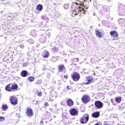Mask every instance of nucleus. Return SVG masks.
Listing matches in <instances>:
<instances>
[{
    "mask_svg": "<svg viewBox=\"0 0 125 125\" xmlns=\"http://www.w3.org/2000/svg\"><path fill=\"white\" fill-rule=\"evenodd\" d=\"M83 3L80 0L76 1L73 3L71 7V16L77 19H79L82 16L86 11L84 6H83Z\"/></svg>",
    "mask_w": 125,
    "mask_h": 125,
    "instance_id": "obj_1",
    "label": "nucleus"
},
{
    "mask_svg": "<svg viewBox=\"0 0 125 125\" xmlns=\"http://www.w3.org/2000/svg\"><path fill=\"white\" fill-rule=\"evenodd\" d=\"M118 14L120 16L125 15V5L121 4L118 5Z\"/></svg>",
    "mask_w": 125,
    "mask_h": 125,
    "instance_id": "obj_2",
    "label": "nucleus"
},
{
    "mask_svg": "<svg viewBox=\"0 0 125 125\" xmlns=\"http://www.w3.org/2000/svg\"><path fill=\"white\" fill-rule=\"evenodd\" d=\"M89 118V115L87 114H84L83 117L80 118V121L81 123L84 124L87 122Z\"/></svg>",
    "mask_w": 125,
    "mask_h": 125,
    "instance_id": "obj_3",
    "label": "nucleus"
},
{
    "mask_svg": "<svg viewBox=\"0 0 125 125\" xmlns=\"http://www.w3.org/2000/svg\"><path fill=\"white\" fill-rule=\"evenodd\" d=\"M95 108L96 109L101 108L103 106V103L99 101L95 100L94 103Z\"/></svg>",
    "mask_w": 125,
    "mask_h": 125,
    "instance_id": "obj_4",
    "label": "nucleus"
},
{
    "mask_svg": "<svg viewBox=\"0 0 125 125\" xmlns=\"http://www.w3.org/2000/svg\"><path fill=\"white\" fill-rule=\"evenodd\" d=\"M10 103L13 105H15L18 103V98L14 96H10Z\"/></svg>",
    "mask_w": 125,
    "mask_h": 125,
    "instance_id": "obj_5",
    "label": "nucleus"
},
{
    "mask_svg": "<svg viewBox=\"0 0 125 125\" xmlns=\"http://www.w3.org/2000/svg\"><path fill=\"white\" fill-rule=\"evenodd\" d=\"M72 77L74 81H77L79 80L80 76L79 74L75 72L73 73L72 75Z\"/></svg>",
    "mask_w": 125,
    "mask_h": 125,
    "instance_id": "obj_6",
    "label": "nucleus"
},
{
    "mask_svg": "<svg viewBox=\"0 0 125 125\" xmlns=\"http://www.w3.org/2000/svg\"><path fill=\"white\" fill-rule=\"evenodd\" d=\"M83 102L85 104L89 102L90 100V97L87 95H84L81 99Z\"/></svg>",
    "mask_w": 125,
    "mask_h": 125,
    "instance_id": "obj_7",
    "label": "nucleus"
},
{
    "mask_svg": "<svg viewBox=\"0 0 125 125\" xmlns=\"http://www.w3.org/2000/svg\"><path fill=\"white\" fill-rule=\"evenodd\" d=\"M69 112L71 115L73 116L77 115L78 114V109H76L75 108H73L70 109Z\"/></svg>",
    "mask_w": 125,
    "mask_h": 125,
    "instance_id": "obj_8",
    "label": "nucleus"
},
{
    "mask_svg": "<svg viewBox=\"0 0 125 125\" xmlns=\"http://www.w3.org/2000/svg\"><path fill=\"white\" fill-rule=\"evenodd\" d=\"M26 114V115L29 117L32 116L33 115L32 110L31 108H28L27 109Z\"/></svg>",
    "mask_w": 125,
    "mask_h": 125,
    "instance_id": "obj_9",
    "label": "nucleus"
},
{
    "mask_svg": "<svg viewBox=\"0 0 125 125\" xmlns=\"http://www.w3.org/2000/svg\"><path fill=\"white\" fill-rule=\"evenodd\" d=\"M20 75L23 77H28L30 75L29 72L25 70H23L21 72Z\"/></svg>",
    "mask_w": 125,
    "mask_h": 125,
    "instance_id": "obj_10",
    "label": "nucleus"
},
{
    "mask_svg": "<svg viewBox=\"0 0 125 125\" xmlns=\"http://www.w3.org/2000/svg\"><path fill=\"white\" fill-rule=\"evenodd\" d=\"M110 34L112 36L115 37L116 39H117L118 38V34L115 31H111L110 32Z\"/></svg>",
    "mask_w": 125,
    "mask_h": 125,
    "instance_id": "obj_11",
    "label": "nucleus"
},
{
    "mask_svg": "<svg viewBox=\"0 0 125 125\" xmlns=\"http://www.w3.org/2000/svg\"><path fill=\"white\" fill-rule=\"evenodd\" d=\"M11 87L12 91L14 92L18 90V86L17 84L15 83H14L12 84H11Z\"/></svg>",
    "mask_w": 125,
    "mask_h": 125,
    "instance_id": "obj_12",
    "label": "nucleus"
},
{
    "mask_svg": "<svg viewBox=\"0 0 125 125\" xmlns=\"http://www.w3.org/2000/svg\"><path fill=\"white\" fill-rule=\"evenodd\" d=\"M86 78L87 82L86 83H85V84H89L93 82L94 79L92 76H89L86 77Z\"/></svg>",
    "mask_w": 125,
    "mask_h": 125,
    "instance_id": "obj_13",
    "label": "nucleus"
},
{
    "mask_svg": "<svg viewBox=\"0 0 125 125\" xmlns=\"http://www.w3.org/2000/svg\"><path fill=\"white\" fill-rule=\"evenodd\" d=\"M109 12V8L106 6H104L102 8L101 12L103 14L105 13L106 12Z\"/></svg>",
    "mask_w": 125,
    "mask_h": 125,
    "instance_id": "obj_14",
    "label": "nucleus"
},
{
    "mask_svg": "<svg viewBox=\"0 0 125 125\" xmlns=\"http://www.w3.org/2000/svg\"><path fill=\"white\" fill-rule=\"evenodd\" d=\"M118 22L121 26H125V19L123 18H120L118 20Z\"/></svg>",
    "mask_w": 125,
    "mask_h": 125,
    "instance_id": "obj_15",
    "label": "nucleus"
},
{
    "mask_svg": "<svg viewBox=\"0 0 125 125\" xmlns=\"http://www.w3.org/2000/svg\"><path fill=\"white\" fill-rule=\"evenodd\" d=\"M50 31L49 30H47V31H45L44 30H41L39 31L41 33H42V34H44L45 33L47 34V35L48 36V37L49 38L50 37V35L51 34L50 32L49 31Z\"/></svg>",
    "mask_w": 125,
    "mask_h": 125,
    "instance_id": "obj_16",
    "label": "nucleus"
},
{
    "mask_svg": "<svg viewBox=\"0 0 125 125\" xmlns=\"http://www.w3.org/2000/svg\"><path fill=\"white\" fill-rule=\"evenodd\" d=\"M39 41L42 43H44L46 41V38L44 35H43L42 34L40 36V37L39 39Z\"/></svg>",
    "mask_w": 125,
    "mask_h": 125,
    "instance_id": "obj_17",
    "label": "nucleus"
},
{
    "mask_svg": "<svg viewBox=\"0 0 125 125\" xmlns=\"http://www.w3.org/2000/svg\"><path fill=\"white\" fill-rule=\"evenodd\" d=\"M67 99L68 100H67V103L68 105L69 106H73L74 103L72 100L69 98H68Z\"/></svg>",
    "mask_w": 125,
    "mask_h": 125,
    "instance_id": "obj_18",
    "label": "nucleus"
},
{
    "mask_svg": "<svg viewBox=\"0 0 125 125\" xmlns=\"http://www.w3.org/2000/svg\"><path fill=\"white\" fill-rule=\"evenodd\" d=\"M92 116L95 118H98L100 115V113L99 112L97 111L94 112L92 114Z\"/></svg>",
    "mask_w": 125,
    "mask_h": 125,
    "instance_id": "obj_19",
    "label": "nucleus"
},
{
    "mask_svg": "<svg viewBox=\"0 0 125 125\" xmlns=\"http://www.w3.org/2000/svg\"><path fill=\"white\" fill-rule=\"evenodd\" d=\"M49 55V52L46 50H45L42 54V56L44 58H47Z\"/></svg>",
    "mask_w": 125,
    "mask_h": 125,
    "instance_id": "obj_20",
    "label": "nucleus"
},
{
    "mask_svg": "<svg viewBox=\"0 0 125 125\" xmlns=\"http://www.w3.org/2000/svg\"><path fill=\"white\" fill-rule=\"evenodd\" d=\"M11 83H10L7 85L5 88V90L8 92H11L12 91L11 87Z\"/></svg>",
    "mask_w": 125,
    "mask_h": 125,
    "instance_id": "obj_21",
    "label": "nucleus"
},
{
    "mask_svg": "<svg viewBox=\"0 0 125 125\" xmlns=\"http://www.w3.org/2000/svg\"><path fill=\"white\" fill-rule=\"evenodd\" d=\"M43 6L40 4L38 5L36 8V9L38 10V12L41 11L43 9Z\"/></svg>",
    "mask_w": 125,
    "mask_h": 125,
    "instance_id": "obj_22",
    "label": "nucleus"
},
{
    "mask_svg": "<svg viewBox=\"0 0 125 125\" xmlns=\"http://www.w3.org/2000/svg\"><path fill=\"white\" fill-rule=\"evenodd\" d=\"M64 69H65V68L63 65H61L58 66V70L59 72H62V70Z\"/></svg>",
    "mask_w": 125,
    "mask_h": 125,
    "instance_id": "obj_23",
    "label": "nucleus"
},
{
    "mask_svg": "<svg viewBox=\"0 0 125 125\" xmlns=\"http://www.w3.org/2000/svg\"><path fill=\"white\" fill-rule=\"evenodd\" d=\"M115 101L118 103H119L121 101V97L120 96H116L115 98Z\"/></svg>",
    "mask_w": 125,
    "mask_h": 125,
    "instance_id": "obj_24",
    "label": "nucleus"
},
{
    "mask_svg": "<svg viewBox=\"0 0 125 125\" xmlns=\"http://www.w3.org/2000/svg\"><path fill=\"white\" fill-rule=\"evenodd\" d=\"M95 33L96 35L99 37H102V33L98 30H96L95 31Z\"/></svg>",
    "mask_w": 125,
    "mask_h": 125,
    "instance_id": "obj_25",
    "label": "nucleus"
},
{
    "mask_svg": "<svg viewBox=\"0 0 125 125\" xmlns=\"http://www.w3.org/2000/svg\"><path fill=\"white\" fill-rule=\"evenodd\" d=\"M62 117L65 119H68L69 118L68 114L66 113L63 114L62 115Z\"/></svg>",
    "mask_w": 125,
    "mask_h": 125,
    "instance_id": "obj_26",
    "label": "nucleus"
},
{
    "mask_svg": "<svg viewBox=\"0 0 125 125\" xmlns=\"http://www.w3.org/2000/svg\"><path fill=\"white\" fill-rule=\"evenodd\" d=\"M61 77L62 78H63L62 80L64 82H66V79L68 78V75H66L64 74H63L62 75Z\"/></svg>",
    "mask_w": 125,
    "mask_h": 125,
    "instance_id": "obj_27",
    "label": "nucleus"
},
{
    "mask_svg": "<svg viewBox=\"0 0 125 125\" xmlns=\"http://www.w3.org/2000/svg\"><path fill=\"white\" fill-rule=\"evenodd\" d=\"M31 35L32 36L35 37L36 36V32L34 30H32L30 32Z\"/></svg>",
    "mask_w": 125,
    "mask_h": 125,
    "instance_id": "obj_28",
    "label": "nucleus"
},
{
    "mask_svg": "<svg viewBox=\"0 0 125 125\" xmlns=\"http://www.w3.org/2000/svg\"><path fill=\"white\" fill-rule=\"evenodd\" d=\"M123 103H122L120 106L119 105L117 106L118 110L122 111L123 110V109L125 107L124 106H123Z\"/></svg>",
    "mask_w": 125,
    "mask_h": 125,
    "instance_id": "obj_29",
    "label": "nucleus"
},
{
    "mask_svg": "<svg viewBox=\"0 0 125 125\" xmlns=\"http://www.w3.org/2000/svg\"><path fill=\"white\" fill-rule=\"evenodd\" d=\"M63 8L65 9H68L69 7V5L68 4L65 3L63 5Z\"/></svg>",
    "mask_w": 125,
    "mask_h": 125,
    "instance_id": "obj_30",
    "label": "nucleus"
},
{
    "mask_svg": "<svg viewBox=\"0 0 125 125\" xmlns=\"http://www.w3.org/2000/svg\"><path fill=\"white\" fill-rule=\"evenodd\" d=\"M34 77L31 76L28 77L27 80H29L30 82H32L34 80Z\"/></svg>",
    "mask_w": 125,
    "mask_h": 125,
    "instance_id": "obj_31",
    "label": "nucleus"
},
{
    "mask_svg": "<svg viewBox=\"0 0 125 125\" xmlns=\"http://www.w3.org/2000/svg\"><path fill=\"white\" fill-rule=\"evenodd\" d=\"M2 108L4 110H5L8 109V106L6 104H3L2 106Z\"/></svg>",
    "mask_w": 125,
    "mask_h": 125,
    "instance_id": "obj_32",
    "label": "nucleus"
},
{
    "mask_svg": "<svg viewBox=\"0 0 125 125\" xmlns=\"http://www.w3.org/2000/svg\"><path fill=\"white\" fill-rule=\"evenodd\" d=\"M40 25L42 27H44L45 26L47 27L48 26H47V25L43 21L41 22Z\"/></svg>",
    "mask_w": 125,
    "mask_h": 125,
    "instance_id": "obj_33",
    "label": "nucleus"
},
{
    "mask_svg": "<svg viewBox=\"0 0 125 125\" xmlns=\"http://www.w3.org/2000/svg\"><path fill=\"white\" fill-rule=\"evenodd\" d=\"M50 60L53 62H54L56 61L55 57L54 56H52V57L51 59Z\"/></svg>",
    "mask_w": 125,
    "mask_h": 125,
    "instance_id": "obj_34",
    "label": "nucleus"
},
{
    "mask_svg": "<svg viewBox=\"0 0 125 125\" xmlns=\"http://www.w3.org/2000/svg\"><path fill=\"white\" fill-rule=\"evenodd\" d=\"M42 83V81L41 80H39L36 83L37 85H40Z\"/></svg>",
    "mask_w": 125,
    "mask_h": 125,
    "instance_id": "obj_35",
    "label": "nucleus"
},
{
    "mask_svg": "<svg viewBox=\"0 0 125 125\" xmlns=\"http://www.w3.org/2000/svg\"><path fill=\"white\" fill-rule=\"evenodd\" d=\"M28 42L30 44H33L34 42V41L33 40L31 39H30L28 40Z\"/></svg>",
    "mask_w": 125,
    "mask_h": 125,
    "instance_id": "obj_36",
    "label": "nucleus"
},
{
    "mask_svg": "<svg viewBox=\"0 0 125 125\" xmlns=\"http://www.w3.org/2000/svg\"><path fill=\"white\" fill-rule=\"evenodd\" d=\"M41 17L43 20H46L47 19L48 20V18L46 16L43 15Z\"/></svg>",
    "mask_w": 125,
    "mask_h": 125,
    "instance_id": "obj_37",
    "label": "nucleus"
},
{
    "mask_svg": "<svg viewBox=\"0 0 125 125\" xmlns=\"http://www.w3.org/2000/svg\"><path fill=\"white\" fill-rule=\"evenodd\" d=\"M5 119L4 117L2 116H0V122L4 121Z\"/></svg>",
    "mask_w": 125,
    "mask_h": 125,
    "instance_id": "obj_38",
    "label": "nucleus"
},
{
    "mask_svg": "<svg viewBox=\"0 0 125 125\" xmlns=\"http://www.w3.org/2000/svg\"><path fill=\"white\" fill-rule=\"evenodd\" d=\"M29 64L28 62H26L24 63H23L22 64L23 67H26Z\"/></svg>",
    "mask_w": 125,
    "mask_h": 125,
    "instance_id": "obj_39",
    "label": "nucleus"
},
{
    "mask_svg": "<svg viewBox=\"0 0 125 125\" xmlns=\"http://www.w3.org/2000/svg\"><path fill=\"white\" fill-rule=\"evenodd\" d=\"M80 109L81 110V111L82 112H84L85 111V109L84 107L83 106H81L80 107Z\"/></svg>",
    "mask_w": 125,
    "mask_h": 125,
    "instance_id": "obj_40",
    "label": "nucleus"
},
{
    "mask_svg": "<svg viewBox=\"0 0 125 125\" xmlns=\"http://www.w3.org/2000/svg\"><path fill=\"white\" fill-rule=\"evenodd\" d=\"M44 106H45L44 108H45L47 106H49V104L47 102H46L44 103Z\"/></svg>",
    "mask_w": 125,
    "mask_h": 125,
    "instance_id": "obj_41",
    "label": "nucleus"
},
{
    "mask_svg": "<svg viewBox=\"0 0 125 125\" xmlns=\"http://www.w3.org/2000/svg\"><path fill=\"white\" fill-rule=\"evenodd\" d=\"M37 95L39 96L40 97L42 96V92H38L37 93Z\"/></svg>",
    "mask_w": 125,
    "mask_h": 125,
    "instance_id": "obj_42",
    "label": "nucleus"
},
{
    "mask_svg": "<svg viewBox=\"0 0 125 125\" xmlns=\"http://www.w3.org/2000/svg\"><path fill=\"white\" fill-rule=\"evenodd\" d=\"M47 77L48 78H50L51 77V74L49 73H47Z\"/></svg>",
    "mask_w": 125,
    "mask_h": 125,
    "instance_id": "obj_43",
    "label": "nucleus"
},
{
    "mask_svg": "<svg viewBox=\"0 0 125 125\" xmlns=\"http://www.w3.org/2000/svg\"><path fill=\"white\" fill-rule=\"evenodd\" d=\"M111 101L114 105H116V104L115 102L113 101V99H111Z\"/></svg>",
    "mask_w": 125,
    "mask_h": 125,
    "instance_id": "obj_44",
    "label": "nucleus"
},
{
    "mask_svg": "<svg viewBox=\"0 0 125 125\" xmlns=\"http://www.w3.org/2000/svg\"><path fill=\"white\" fill-rule=\"evenodd\" d=\"M52 50L54 51H56L57 50V49L55 47H53Z\"/></svg>",
    "mask_w": 125,
    "mask_h": 125,
    "instance_id": "obj_45",
    "label": "nucleus"
},
{
    "mask_svg": "<svg viewBox=\"0 0 125 125\" xmlns=\"http://www.w3.org/2000/svg\"><path fill=\"white\" fill-rule=\"evenodd\" d=\"M58 83L60 85L61 84H62V82L61 81L59 80L58 81Z\"/></svg>",
    "mask_w": 125,
    "mask_h": 125,
    "instance_id": "obj_46",
    "label": "nucleus"
},
{
    "mask_svg": "<svg viewBox=\"0 0 125 125\" xmlns=\"http://www.w3.org/2000/svg\"><path fill=\"white\" fill-rule=\"evenodd\" d=\"M53 4L55 6H58L59 5V3H54Z\"/></svg>",
    "mask_w": 125,
    "mask_h": 125,
    "instance_id": "obj_47",
    "label": "nucleus"
},
{
    "mask_svg": "<svg viewBox=\"0 0 125 125\" xmlns=\"http://www.w3.org/2000/svg\"><path fill=\"white\" fill-rule=\"evenodd\" d=\"M40 125H44L43 122L42 120L40 122Z\"/></svg>",
    "mask_w": 125,
    "mask_h": 125,
    "instance_id": "obj_48",
    "label": "nucleus"
},
{
    "mask_svg": "<svg viewBox=\"0 0 125 125\" xmlns=\"http://www.w3.org/2000/svg\"><path fill=\"white\" fill-rule=\"evenodd\" d=\"M74 61L75 62H77L79 61V59L78 58L74 59Z\"/></svg>",
    "mask_w": 125,
    "mask_h": 125,
    "instance_id": "obj_49",
    "label": "nucleus"
},
{
    "mask_svg": "<svg viewBox=\"0 0 125 125\" xmlns=\"http://www.w3.org/2000/svg\"><path fill=\"white\" fill-rule=\"evenodd\" d=\"M20 48H23L24 47V46L23 45H20Z\"/></svg>",
    "mask_w": 125,
    "mask_h": 125,
    "instance_id": "obj_50",
    "label": "nucleus"
},
{
    "mask_svg": "<svg viewBox=\"0 0 125 125\" xmlns=\"http://www.w3.org/2000/svg\"><path fill=\"white\" fill-rule=\"evenodd\" d=\"M55 57L56 58V61H57V60L58 59L60 58V57L59 56H56Z\"/></svg>",
    "mask_w": 125,
    "mask_h": 125,
    "instance_id": "obj_51",
    "label": "nucleus"
},
{
    "mask_svg": "<svg viewBox=\"0 0 125 125\" xmlns=\"http://www.w3.org/2000/svg\"><path fill=\"white\" fill-rule=\"evenodd\" d=\"M30 52H28L27 53V54H28V55H29L30 56H31V55L30 54Z\"/></svg>",
    "mask_w": 125,
    "mask_h": 125,
    "instance_id": "obj_52",
    "label": "nucleus"
},
{
    "mask_svg": "<svg viewBox=\"0 0 125 125\" xmlns=\"http://www.w3.org/2000/svg\"><path fill=\"white\" fill-rule=\"evenodd\" d=\"M16 115L17 117H19L20 116V114L19 113H16Z\"/></svg>",
    "mask_w": 125,
    "mask_h": 125,
    "instance_id": "obj_53",
    "label": "nucleus"
},
{
    "mask_svg": "<svg viewBox=\"0 0 125 125\" xmlns=\"http://www.w3.org/2000/svg\"><path fill=\"white\" fill-rule=\"evenodd\" d=\"M104 125H109L107 124L106 122H104Z\"/></svg>",
    "mask_w": 125,
    "mask_h": 125,
    "instance_id": "obj_54",
    "label": "nucleus"
},
{
    "mask_svg": "<svg viewBox=\"0 0 125 125\" xmlns=\"http://www.w3.org/2000/svg\"><path fill=\"white\" fill-rule=\"evenodd\" d=\"M40 102V101H36V103L37 104H39Z\"/></svg>",
    "mask_w": 125,
    "mask_h": 125,
    "instance_id": "obj_55",
    "label": "nucleus"
},
{
    "mask_svg": "<svg viewBox=\"0 0 125 125\" xmlns=\"http://www.w3.org/2000/svg\"><path fill=\"white\" fill-rule=\"evenodd\" d=\"M31 21L32 22H33L34 21V20L33 19H31Z\"/></svg>",
    "mask_w": 125,
    "mask_h": 125,
    "instance_id": "obj_56",
    "label": "nucleus"
},
{
    "mask_svg": "<svg viewBox=\"0 0 125 125\" xmlns=\"http://www.w3.org/2000/svg\"><path fill=\"white\" fill-rule=\"evenodd\" d=\"M107 104H108V105H110V103L109 102H107Z\"/></svg>",
    "mask_w": 125,
    "mask_h": 125,
    "instance_id": "obj_57",
    "label": "nucleus"
},
{
    "mask_svg": "<svg viewBox=\"0 0 125 125\" xmlns=\"http://www.w3.org/2000/svg\"><path fill=\"white\" fill-rule=\"evenodd\" d=\"M67 88H68V90H69V86H68V87H67Z\"/></svg>",
    "mask_w": 125,
    "mask_h": 125,
    "instance_id": "obj_58",
    "label": "nucleus"
},
{
    "mask_svg": "<svg viewBox=\"0 0 125 125\" xmlns=\"http://www.w3.org/2000/svg\"><path fill=\"white\" fill-rule=\"evenodd\" d=\"M117 125H121L120 123H118L117 124Z\"/></svg>",
    "mask_w": 125,
    "mask_h": 125,
    "instance_id": "obj_59",
    "label": "nucleus"
},
{
    "mask_svg": "<svg viewBox=\"0 0 125 125\" xmlns=\"http://www.w3.org/2000/svg\"><path fill=\"white\" fill-rule=\"evenodd\" d=\"M93 15L94 16L95 15V13L94 12V13L93 14Z\"/></svg>",
    "mask_w": 125,
    "mask_h": 125,
    "instance_id": "obj_60",
    "label": "nucleus"
},
{
    "mask_svg": "<svg viewBox=\"0 0 125 125\" xmlns=\"http://www.w3.org/2000/svg\"><path fill=\"white\" fill-rule=\"evenodd\" d=\"M53 101V100L52 99H51V102H52V101Z\"/></svg>",
    "mask_w": 125,
    "mask_h": 125,
    "instance_id": "obj_61",
    "label": "nucleus"
},
{
    "mask_svg": "<svg viewBox=\"0 0 125 125\" xmlns=\"http://www.w3.org/2000/svg\"><path fill=\"white\" fill-rule=\"evenodd\" d=\"M120 124L121 125H122V124H121V123H120Z\"/></svg>",
    "mask_w": 125,
    "mask_h": 125,
    "instance_id": "obj_62",
    "label": "nucleus"
},
{
    "mask_svg": "<svg viewBox=\"0 0 125 125\" xmlns=\"http://www.w3.org/2000/svg\"><path fill=\"white\" fill-rule=\"evenodd\" d=\"M85 9H86V10H87V7H85Z\"/></svg>",
    "mask_w": 125,
    "mask_h": 125,
    "instance_id": "obj_63",
    "label": "nucleus"
},
{
    "mask_svg": "<svg viewBox=\"0 0 125 125\" xmlns=\"http://www.w3.org/2000/svg\"><path fill=\"white\" fill-rule=\"evenodd\" d=\"M98 26H100V24H98Z\"/></svg>",
    "mask_w": 125,
    "mask_h": 125,
    "instance_id": "obj_64",
    "label": "nucleus"
}]
</instances>
